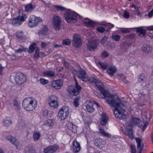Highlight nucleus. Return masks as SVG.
Masks as SVG:
<instances>
[{
    "label": "nucleus",
    "mask_w": 153,
    "mask_h": 153,
    "mask_svg": "<svg viewBox=\"0 0 153 153\" xmlns=\"http://www.w3.org/2000/svg\"><path fill=\"white\" fill-rule=\"evenodd\" d=\"M89 82L95 83L96 86L101 92L99 97L100 98L104 99L106 102L110 106L115 107L114 113L115 117L120 119L125 118V110L123 108L124 106L121 102L118 96H113L106 90L104 89L103 85L99 80L94 77L90 78Z\"/></svg>",
    "instance_id": "f257e3e1"
},
{
    "label": "nucleus",
    "mask_w": 153,
    "mask_h": 153,
    "mask_svg": "<svg viewBox=\"0 0 153 153\" xmlns=\"http://www.w3.org/2000/svg\"><path fill=\"white\" fill-rule=\"evenodd\" d=\"M23 107L27 111L33 110L37 106L36 102L30 97L25 99L22 103Z\"/></svg>",
    "instance_id": "f03ea898"
},
{
    "label": "nucleus",
    "mask_w": 153,
    "mask_h": 153,
    "mask_svg": "<svg viewBox=\"0 0 153 153\" xmlns=\"http://www.w3.org/2000/svg\"><path fill=\"white\" fill-rule=\"evenodd\" d=\"M42 21V20L40 17L31 16L28 19V25L29 27L33 28L37 26L39 23Z\"/></svg>",
    "instance_id": "7ed1b4c3"
},
{
    "label": "nucleus",
    "mask_w": 153,
    "mask_h": 153,
    "mask_svg": "<svg viewBox=\"0 0 153 153\" xmlns=\"http://www.w3.org/2000/svg\"><path fill=\"white\" fill-rule=\"evenodd\" d=\"M77 16L76 13L69 11L65 13V17L67 22L74 23L77 20Z\"/></svg>",
    "instance_id": "20e7f679"
},
{
    "label": "nucleus",
    "mask_w": 153,
    "mask_h": 153,
    "mask_svg": "<svg viewBox=\"0 0 153 153\" xmlns=\"http://www.w3.org/2000/svg\"><path fill=\"white\" fill-rule=\"evenodd\" d=\"M77 76L78 78L84 81H89L90 79L87 76V73L85 70L81 68L79 66H78Z\"/></svg>",
    "instance_id": "39448f33"
},
{
    "label": "nucleus",
    "mask_w": 153,
    "mask_h": 153,
    "mask_svg": "<svg viewBox=\"0 0 153 153\" xmlns=\"http://www.w3.org/2000/svg\"><path fill=\"white\" fill-rule=\"evenodd\" d=\"M69 109L68 107H62L58 113V116L59 119L64 120L67 117L69 114Z\"/></svg>",
    "instance_id": "423d86ee"
},
{
    "label": "nucleus",
    "mask_w": 153,
    "mask_h": 153,
    "mask_svg": "<svg viewBox=\"0 0 153 153\" xmlns=\"http://www.w3.org/2000/svg\"><path fill=\"white\" fill-rule=\"evenodd\" d=\"M49 105L54 108H57L59 106L58 98L54 95H52L49 97L48 99Z\"/></svg>",
    "instance_id": "0eeeda50"
},
{
    "label": "nucleus",
    "mask_w": 153,
    "mask_h": 153,
    "mask_svg": "<svg viewBox=\"0 0 153 153\" xmlns=\"http://www.w3.org/2000/svg\"><path fill=\"white\" fill-rule=\"evenodd\" d=\"M82 43V40L80 36L77 34H74L72 41L73 45L77 48L81 45Z\"/></svg>",
    "instance_id": "6e6552de"
},
{
    "label": "nucleus",
    "mask_w": 153,
    "mask_h": 153,
    "mask_svg": "<svg viewBox=\"0 0 153 153\" xmlns=\"http://www.w3.org/2000/svg\"><path fill=\"white\" fill-rule=\"evenodd\" d=\"M81 148L79 143L76 140H74L71 146V149L74 153L79 152Z\"/></svg>",
    "instance_id": "1a4fd4ad"
},
{
    "label": "nucleus",
    "mask_w": 153,
    "mask_h": 153,
    "mask_svg": "<svg viewBox=\"0 0 153 153\" xmlns=\"http://www.w3.org/2000/svg\"><path fill=\"white\" fill-rule=\"evenodd\" d=\"M98 44L97 41L95 40H91L88 41L87 47L89 50L93 51L97 48Z\"/></svg>",
    "instance_id": "9d476101"
},
{
    "label": "nucleus",
    "mask_w": 153,
    "mask_h": 153,
    "mask_svg": "<svg viewBox=\"0 0 153 153\" xmlns=\"http://www.w3.org/2000/svg\"><path fill=\"white\" fill-rule=\"evenodd\" d=\"M58 146L56 144H54L48 146L44 149L45 153H53L56 152L59 149Z\"/></svg>",
    "instance_id": "9b49d317"
},
{
    "label": "nucleus",
    "mask_w": 153,
    "mask_h": 153,
    "mask_svg": "<svg viewBox=\"0 0 153 153\" xmlns=\"http://www.w3.org/2000/svg\"><path fill=\"white\" fill-rule=\"evenodd\" d=\"M132 128V124L131 123H128L126 124V131H124L125 134L131 139H132L133 137Z\"/></svg>",
    "instance_id": "f8f14e48"
},
{
    "label": "nucleus",
    "mask_w": 153,
    "mask_h": 153,
    "mask_svg": "<svg viewBox=\"0 0 153 153\" xmlns=\"http://www.w3.org/2000/svg\"><path fill=\"white\" fill-rule=\"evenodd\" d=\"M53 22L55 29L56 30H59L61 25L60 19L59 16L54 15L53 18Z\"/></svg>",
    "instance_id": "ddd939ff"
},
{
    "label": "nucleus",
    "mask_w": 153,
    "mask_h": 153,
    "mask_svg": "<svg viewBox=\"0 0 153 153\" xmlns=\"http://www.w3.org/2000/svg\"><path fill=\"white\" fill-rule=\"evenodd\" d=\"M86 110L88 112L92 113L95 110L94 103L91 100H88L85 103Z\"/></svg>",
    "instance_id": "4468645a"
},
{
    "label": "nucleus",
    "mask_w": 153,
    "mask_h": 153,
    "mask_svg": "<svg viewBox=\"0 0 153 153\" xmlns=\"http://www.w3.org/2000/svg\"><path fill=\"white\" fill-rule=\"evenodd\" d=\"M48 30V29L46 25H42L39 30L38 34L40 36H43L47 34Z\"/></svg>",
    "instance_id": "2eb2a0df"
},
{
    "label": "nucleus",
    "mask_w": 153,
    "mask_h": 153,
    "mask_svg": "<svg viewBox=\"0 0 153 153\" xmlns=\"http://www.w3.org/2000/svg\"><path fill=\"white\" fill-rule=\"evenodd\" d=\"M105 141L100 138H97L94 141V144L95 146L100 148L102 147L105 144Z\"/></svg>",
    "instance_id": "dca6fc26"
},
{
    "label": "nucleus",
    "mask_w": 153,
    "mask_h": 153,
    "mask_svg": "<svg viewBox=\"0 0 153 153\" xmlns=\"http://www.w3.org/2000/svg\"><path fill=\"white\" fill-rule=\"evenodd\" d=\"M62 85V82L61 79L54 80L52 82V87L57 89H60Z\"/></svg>",
    "instance_id": "f3484780"
},
{
    "label": "nucleus",
    "mask_w": 153,
    "mask_h": 153,
    "mask_svg": "<svg viewBox=\"0 0 153 153\" xmlns=\"http://www.w3.org/2000/svg\"><path fill=\"white\" fill-rule=\"evenodd\" d=\"M142 49L143 52L149 53L152 52V47L151 45L148 44H145L142 46Z\"/></svg>",
    "instance_id": "a211bd4d"
},
{
    "label": "nucleus",
    "mask_w": 153,
    "mask_h": 153,
    "mask_svg": "<svg viewBox=\"0 0 153 153\" xmlns=\"http://www.w3.org/2000/svg\"><path fill=\"white\" fill-rule=\"evenodd\" d=\"M117 68L113 65L109 66L107 69L106 72L110 76H114L115 73L116 72Z\"/></svg>",
    "instance_id": "6ab92c4d"
},
{
    "label": "nucleus",
    "mask_w": 153,
    "mask_h": 153,
    "mask_svg": "<svg viewBox=\"0 0 153 153\" xmlns=\"http://www.w3.org/2000/svg\"><path fill=\"white\" fill-rule=\"evenodd\" d=\"M81 19L83 21V23L87 27H93L95 25L96 23L89 19L86 18L84 20L82 19Z\"/></svg>",
    "instance_id": "aec40b11"
},
{
    "label": "nucleus",
    "mask_w": 153,
    "mask_h": 153,
    "mask_svg": "<svg viewBox=\"0 0 153 153\" xmlns=\"http://www.w3.org/2000/svg\"><path fill=\"white\" fill-rule=\"evenodd\" d=\"M100 123L101 125L103 126L105 125L108 120V117L104 113H102L100 114Z\"/></svg>",
    "instance_id": "412c9836"
},
{
    "label": "nucleus",
    "mask_w": 153,
    "mask_h": 153,
    "mask_svg": "<svg viewBox=\"0 0 153 153\" xmlns=\"http://www.w3.org/2000/svg\"><path fill=\"white\" fill-rule=\"evenodd\" d=\"M6 139L13 144L15 146L16 148L18 149L19 144L18 142L16 141L14 138L11 135H8L6 137Z\"/></svg>",
    "instance_id": "4be33fe9"
},
{
    "label": "nucleus",
    "mask_w": 153,
    "mask_h": 153,
    "mask_svg": "<svg viewBox=\"0 0 153 153\" xmlns=\"http://www.w3.org/2000/svg\"><path fill=\"white\" fill-rule=\"evenodd\" d=\"M67 126L68 128L73 132L75 133L76 131V126L73 125L70 122H68V123L67 124Z\"/></svg>",
    "instance_id": "5701e85b"
},
{
    "label": "nucleus",
    "mask_w": 153,
    "mask_h": 153,
    "mask_svg": "<svg viewBox=\"0 0 153 153\" xmlns=\"http://www.w3.org/2000/svg\"><path fill=\"white\" fill-rule=\"evenodd\" d=\"M69 93L72 94L73 95H76L79 94L77 89L75 87H69L68 89Z\"/></svg>",
    "instance_id": "b1692460"
},
{
    "label": "nucleus",
    "mask_w": 153,
    "mask_h": 153,
    "mask_svg": "<svg viewBox=\"0 0 153 153\" xmlns=\"http://www.w3.org/2000/svg\"><path fill=\"white\" fill-rule=\"evenodd\" d=\"M35 8L34 4L30 3L27 4L25 6V11L30 12L32 11Z\"/></svg>",
    "instance_id": "393cba45"
},
{
    "label": "nucleus",
    "mask_w": 153,
    "mask_h": 153,
    "mask_svg": "<svg viewBox=\"0 0 153 153\" xmlns=\"http://www.w3.org/2000/svg\"><path fill=\"white\" fill-rule=\"evenodd\" d=\"M12 123V121L9 117H5L3 120L4 125L6 127L10 126Z\"/></svg>",
    "instance_id": "a878e982"
},
{
    "label": "nucleus",
    "mask_w": 153,
    "mask_h": 153,
    "mask_svg": "<svg viewBox=\"0 0 153 153\" xmlns=\"http://www.w3.org/2000/svg\"><path fill=\"white\" fill-rule=\"evenodd\" d=\"M98 133L104 137H110V134L109 133H107L104 129L100 128H99Z\"/></svg>",
    "instance_id": "bb28decb"
},
{
    "label": "nucleus",
    "mask_w": 153,
    "mask_h": 153,
    "mask_svg": "<svg viewBox=\"0 0 153 153\" xmlns=\"http://www.w3.org/2000/svg\"><path fill=\"white\" fill-rule=\"evenodd\" d=\"M147 76L144 74H142L140 75L138 79V81L141 83H143L146 81Z\"/></svg>",
    "instance_id": "cd10ccee"
},
{
    "label": "nucleus",
    "mask_w": 153,
    "mask_h": 153,
    "mask_svg": "<svg viewBox=\"0 0 153 153\" xmlns=\"http://www.w3.org/2000/svg\"><path fill=\"white\" fill-rule=\"evenodd\" d=\"M43 74L44 76L46 77H53L54 76V72L51 71L43 72Z\"/></svg>",
    "instance_id": "c85d7f7f"
},
{
    "label": "nucleus",
    "mask_w": 153,
    "mask_h": 153,
    "mask_svg": "<svg viewBox=\"0 0 153 153\" xmlns=\"http://www.w3.org/2000/svg\"><path fill=\"white\" fill-rule=\"evenodd\" d=\"M25 153H35V151L32 146H27L25 149Z\"/></svg>",
    "instance_id": "c756f323"
},
{
    "label": "nucleus",
    "mask_w": 153,
    "mask_h": 153,
    "mask_svg": "<svg viewBox=\"0 0 153 153\" xmlns=\"http://www.w3.org/2000/svg\"><path fill=\"white\" fill-rule=\"evenodd\" d=\"M137 31L138 35L140 36H145L146 33L145 30L142 29V27L137 28Z\"/></svg>",
    "instance_id": "7c9ffc66"
},
{
    "label": "nucleus",
    "mask_w": 153,
    "mask_h": 153,
    "mask_svg": "<svg viewBox=\"0 0 153 153\" xmlns=\"http://www.w3.org/2000/svg\"><path fill=\"white\" fill-rule=\"evenodd\" d=\"M132 121L134 124L137 125L138 127L141 128L142 126V123L140 121L139 119L137 118H134L133 119Z\"/></svg>",
    "instance_id": "2f4dec72"
},
{
    "label": "nucleus",
    "mask_w": 153,
    "mask_h": 153,
    "mask_svg": "<svg viewBox=\"0 0 153 153\" xmlns=\"http://www.w3.org/2000/svg\"><path fill=\"white\" fill-rule=\"evenodd\" d=\"M19 16H18L17 18L11 19L10 20L11 21V24L14 26H17L19 24Z\"/></svg>",
    "instance_id": "473e14b6"
},
{
    "label": "nucleus",
    "mask_w": 153,
    "mask_h": 153,
    "mask_svg": "<svg viewBox=\"0 0 153 153\" xmlns=\"http://www.w3.org/2000/svg\"><path fill=\"white\" fill-rule=\"evenodd\" d=\"M99 65L103 70H105L107 67L108 64L105 62H100L98 63Z\"/></svg>",
    "instance_id": "72a5a7b5"
},
{
    "label": "nucleus",
    "mask_w": 153,
    "mask_h": 153,
    "mask_svg": "<svg viewBox=\"0 0 153 153\" xmlns=\"http://www.w3.org/2000/svg\"><path fill=\"white\" fill-rule=\"evenodd\" d=\"M26 80V77L22 73H20V84H22L25 82Z\"/></svg>",
    "instance_id": "f704fd0d"
},
{
    "label": "nucleus",
    "mask_w": 153,
    "mask_h": 153,
    "mask_svg": "<svg viewBox=\"0 0 153 153\" xmlns=\"http://www.w3.org/2000/svg\"><path fill=\"white\" fill-rule=\"evenodd\" d=\"M13 104L14 108L16 110H18L19 108V103L18 101L16 100H14L13 102Z\"/></svg>",
    "instance_id": "c9c22d12"
},
{
    "label": "nucleus",
    "mask_w": 153,
    "mask_h": 153,
    "mask_svg": "<svg viewBox=\"0 0 153 153\" xmlns=\"http://www.w3.org/2000/svg\"><path fill=\"white\" fill-rule=\"evenodd\" d=\"M45 123L48 126L52 127L55 124V121L52 119H49Z\"/></svg>",
    "instance_id": "e433bc0d"
},
{
    "label": "nucleus",
    "mask_w": 153,
    "mask_h": 153,
    "mask_svg": "<svg viewBox=\"0 0 153 153\" xmlns=\"http://www.w3.org/2000/svg\"><path fill=\"white\" fill-rule=\"evenodd\" d=\"M106 45L107 48L110 50L114 49L115 47L114 44L109 42L107 43Z\"/></svg>",
    "instance_id": "4c0bfd02"
},
{
    "label": "nucleus",
    "mask_w": 153,
    "mask_h": 153,
    "mask_svg": "<svg viewBox=\"0 0 153 153\" xmlns=\"http://www.w3.org/2000/svg\"><path fill=\"white\" fill-rule=\"evenodd\" d=\"M121 36L117 34H112V39L116 41H119L120 39Z\"/></svg>",
    "instance_id": "58836bf2"
},
{
    "label": "nucleus",
    "mask_w": 153,
    "mask_h": 153,
    "mask_svg": "<svg viewBox=\"0 0 153 153\" xmlns=\"http://www.w3.org/2000/svg\"><path fill=\"white\" fill-rule=\"evenodd\" d=\"M27 18V16L25 14H23L21 16H20V25H21L23 22L25 21Z\"/></svg>",
    "instance_id": "ea45409f"
},
{
    "label": "nucleus",
    "mask_w": 153,
    "mask_h": 153,
    "mask_svg": "<svg viewBox=\"0 0 153 153\" xmlns=\"http://www.w3.org/2000/svg\"><path fill=\"white\" fill-rule=\"evenodd\" d=\"M40 135L39 133L38 132H35L33 135V139L35 141H37L39 139Z\"/></svg>",
    "instance_id": "a19ab883"
},
{
    "label": "nucleus",
    "mask_w": 153,
    "mask_h": 153,
    "mask_svg": "<svg viewBox=\"0 0 153 153\" xmlns=\"http://www.w3.org/2000/svg\"><path fill=\"white\" fill-rule=\"evenodd\" d=\"M96 30L97 32L100 33H103L105 31V28L102 27L98 26L97 27Z\"/></svg>",
    "instance_id": "79ce46f5"
},
{
    "label": "nucleus",
    "mask_w": 153,
    "mask_h": 153,
    "mask_svg": "<svg viewBox=\"0 0 153 153\" xmlns=\"http://www.w3.org/2000/svg\"><path fill=\"white\" fill-rule=\"evenodd\" d=\"M76 83L75 84V87L77 89V90L78 91L79 93L81 89V87L79 85L76 80L75 79Z\"/></svg>",
    "instance_id": "37998d69"
},
{
    "label": "nucleus",
    "mask_w": 153,
    "mask_h": 153,
    "mask_svg": "<svg viewBox=\"0 0 153 153\" xmlns=\"http://www.w3.org/2000/svg\"><path fill=\"white\" fill-rule=\"evenodd\" d=\"M71 43V41L68 39H66L62 41V44L63 45H69Z\"/></svg>",
    "instance_id": "c03bdc74"
},
{
    "label": "nucleus",
    "mask_w": 153,
    "mask_h": 153,
    "mask_svg": "<svg viewBox=\"0 0 153 153\" xmlns=\"http://www.w3.org/2000/svg\"><path fill=\"white\" fill-rule=\"evenodd\" d=\"M35 49L34 47V43L31 45L29 47V53H32Z\"/></svg>",
    "instance_id": "a18cd8bd"
},
{
    "label": "nucleus",
    "mask_w": 153,
    "mask_h": 153,
    "mask_svg": "<svg viewBox=\"0 0 153 153\" xmlns=\"http://www.w3.org/2000/svg\"><path fill=\"white\" fill-rule=\"evenodd\" d=\"M70 72L72 73L74 75H76L78 73L77 71L75 70L72 67H70Z\"/></svg>",
    "instance_id": "49530a36"
},
{
    "label": "nucleus",
    "mask_w": 153,
    "mask_h": 153,
    "mask_svg": "<svg viewBox=\"0 0 153 153\" xmlns=\"http://www.w3.org/2000/svg\"><path fill=\"white\" fill-rule=\"evenodd\" d=\"M79 100V98L78 97H76L75 99L74 100V105L76 107H77L79 105L78 102Z\"/></svg>",
    "instance_id": "de8ad7c7"
},
{
    "label": "nucleus",
    "mask_w": 153,
    "mask_h": 153,
    "mask_svg": "<svg viewBox=\"0 0 153 153\" xmlns=\"http://www.w3.org/2000/svg\"><path fill=\"white\" fill-rule=\"evenodd\" d=\"M40 82L43 85H45L48 83V80L44 79L41 78L40 79Z\"/></svg>",
    "instance_id": "09e8293b"
},
{
    "label": "nucleus",
    "mask_w": 153,
    "mask_h": 153,
    "mask_svg": "<svg viewBox=\"0 0 153 153\" xmlns=\"http://www.w3.org/2000/svg\"><path fill=\"white\" fill-rule=\"evenodd\" d=\"M108 56V54L106 51H103L101 54V56L102 57H106Z\"/></svg>",
    "instance_id": "8fccbe9b"
},
{
    "label": "nucleus",
    "mask_w": 153,
    "mask_h": 153,
    "mask_svg": "<svg viewBox=\"0 0 153 153\" xmlns=\"http://www.w3.org/2000/svg\"><path fill=\"white\" fill-rule=\"evenodd\" d=\"M123 16L125 18H128L129 16V12H127V11H125L124 13Z\"/></svg>",
    "instance_id": "3c124183"
},
{
    "label": "nucleus",
    "mask_w": 153,
    "mask_h": 153,
    "mask_svg": "<svg viewBox=\"0 0 153 153\" xmlns=\"http://www.w3.org/2000/svg\"><path fill=\"white\" fill-rule=\"evenodd\" d=\"M131 153H136L135 146L134 145H131Z\"/></svg>",
    "instance_id": "603ef678"
},
{
    "label": "nucleus",
    "mask_w": 153,
    "mask_h": 153,
    "mask_svg": "<svg viewBox=\"0 0 153 153\" xmlns=\"http://www.w3.org/2000/svg\"><path fill=\"white\" fill-rule=\"evenodd\" d=\"M108 37L107 36H105L101 40V42L102 44H104L107 40Z\"/></svg>",
    "instance_id": "864d4df0"
},
{
    "label": "nucleus",
    "mask_w": 153,
    "mask_h": 153,
    "mask_svg": "<svg viewBox=\"0 0 153 153\" xmlns=\"http://www.w3.org/2000/svg\"><path fill=\"white\" fill-rule=\"evenodd\" d=\"M120 31L122 33H128L130 31L128 28H123Z\"/></svg>",
    "instance_id": "5fc2aeb1"
},
{
    "label": "nucleus",
    "mask_w": 153,
    "mask_h": 153,
    "mask_svg": "<svg viewBox=\"0 0 153 153\" xmlns=\"http://www.w3.org/2000/svg\"><path fill=\"white\" fill-rule=\"evenodd\" d=\"M48 109H45L43 112V115L45 117H46L48 116Z\"/></svg>",
    "instance_id": "6e6d98bb"
},
{
    "label": "nucleus",
    "mask_w": 153,
    "mask_h": 153,
    "mask_svg": "<svg viewBox=\"0 0 153 153\" xmlns=\"http://www.w3.org/2000/svg\"><path fill=\"white\" fill-rule=\"evenodd\" d=\"M121 78L123 82H124L125 84L128 83V81L126 80L125 77L124 76H122Z\"/></svg>",
    "instance_id": "4d7b16f0"
},
{
    "label": "nucleus",
    "mask_w": 153,
    "mask_h": 153,
    "mask_svg": "<svg viewBox=\"0 0 153 153\" xmlns=\"http://www.w3.org/2000/svg\"><path fill=\"white\" fill-rule=\"evenodd\" d=\"M56 8L58 10H64L65 8L61 6H56Z\"/></svg>",
    "instance_id": "13d9d810"
},
{
    "label": "nucleus",
    "mask_w": 153,
    "mask_h": 153,
    "mask_svg": "<svg viewBox=\"0 0 153 153\" xmlns=\"http://www.w3.org/2000/svg\"><path fill=\"white\" fill-rule=\"evenodd\" d=\"M41 47L42 48H45L47 46L46 44L43 42H42L41 44Z\"/></svg>",
    "instance_id": "bf43d9fd"
},
{
    "label": "nucleus",
    "mask_w": 153,
    "mask_h": 153,
    "mask_svg": "<svg viewBox=\"0 0 153 153\" xmlns=\"http://www.w3.org/2000/svg\"><path fill=\"white\" fill-rule=\"evenodd\" d=\"M15 80L16 83L19 84V76H16L15 78Z\"/></svg>",
    "instance_id": "052dcab7"
},
{
    "label": "nucleus",
    "mask_w": 153,
    "mask_h": 153,
    "mask_svg": "<svg viewBox=\"0 0 153 153\" xmlns=\"http://www.w3.org/2000/svg\"><path fill=\"white\" fill-rule=\"evenodd\" d=\"M152 16H153V9L148 14V17L149 18H151Z\"/></svg>",
    "instance_id": "680f3d73"
},
{
    "label": "nucleus",
    "mask_w": 153,
    "mask_h": 153,
    "mask_svg": "<svg viewBox=\"0 0 153 153\" xmlns=\"http://www.w3.org/2000/svg\"><path fill=\"white\" fill-rule=\"evenodd\" d=\"M4 67L2 66V64H0V76L2 74L3 70Z\"/></svg>",
    "instance_id": "e2e57ef3"
},
{
    "label": "nucleus",
    "mask_w": 153,
    "mask_h": 153,
    "mask_svg": "<svg viewBox=\"0 0 153 153\" xmlns=\"http://www.w3.org/2000/svg\"><path fill=\"white\" fill-rule=\"evenodd\" d=\"M25 40V37L23 36H20V41L21 40L22 42H24Z\"/></svg>",
    "instance_id": "0e129e2a"
},
{
    "label": "nucleus",
    "mask_w": 153,
    "mask_h": 153,
    "mask_svg": "<svg viewBox=\"0 0 153 153\" xmlns=\"http://www.w3.org/2000/svg\"><path fill=\"white\" fill-rule=\"evenodd\" d=\"M26 50V48H23L22 46H21L20 47V52L25 51Z\"/></svg>",
    "instance_id": "69168bd1"
},
{
    "label": "nucleus",
    "mask_w": 153,
    "mask_h": 153,
    "mask_svg": "<svg viewBox=\"0 0 153 153\" xmlns=\"http://www.w3.org/2000/svg\"><path fill=\"white\" fill-rule=\"evenodd\" d=\"M143 124V126L142 127V131H143L145 130L147 126V125L146 124V123H144Z\"/></svg>",
    "instance_id": "338daca9"
},
{
    "label": "nucleus",
    "mask_w": 153,
    "mask_h": 153,
    "mask_svg": "<svg viewBox=\"0 0 153 153\" xmlns=\"http://www.w3.org/2000/svg\"><path fill=\"white\" fill-rule=\"evenodd\" d=\"M64 65L66 68H68L69 67V65L68 62H67L64 61Z\"/></svg>",
    "instance_id": "774afa93"
}]
</instances>
